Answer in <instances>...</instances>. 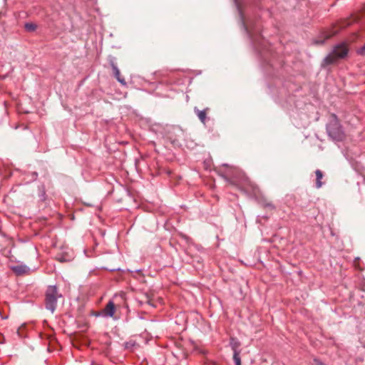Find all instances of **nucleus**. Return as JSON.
<instances>
[{
  "label": "nucleus",
  "mask_w": 365,
  "mask_h": 365,
  "mask_svg": "<svg viewBox=\"0 0 365 365\" xmlns=\"http://www.w3.org/2000/svg\"><path fill=\"white\" fill-rule=\"evenodd\" d=\"M315 173H316V178H317L316 187L317 188H319L322 186V184H323L322 182L321 181V180L323 178V173L320 170H317Z\"/></svg>",
  "instance_id": "nucleus-10"
},
{
  "label": "nucleus",
  "mask_w": 365,
  "mask_h": 365,
  "mask_svg": "<svg viewBox=\"0 0 365 365\" xmlns=\"http://www.w3.org/2000/svg\"><path fill=\"white\" fill-rule=\"evenodd\" d=\"M265 206H266V207H270V208H272V209H273V208H274L273 205H272V203H270V202L267 203V204L265 205Z\"/></svg>",
  "instance_id": "nucleus-15"
},
{
  "label": "nucleus",
  "mask_w": 365,
  "mask_h": 365,
  "mask_svg": "<svg viewBox=\"0 0 365 365\" xmlns=\"http://www.w3.org/2000/svg\"><path fill=\"white\" fill-rule=\"evenodd\" d=\"M328 135L334 140L341 141L344 138V133L336 118V115H332V119L327 126Z\"/></svg>",
  "instance_id": "nucleus-3"
},
{
  "label": "nucleus",
  "mask_w": 365,
  "mask_h": 365,
  "mask_svg": "<svg viewBox=\"0 0 365 365\" xmlns=\"http://www.w3.org/2000/svg\"><path fill=\"white\" fill-rule=\"evenodd\" d=\"M24 27L28 31H34L36 29L37 26L33 23H26L25 24Z\"/></svg>",
  "instance_id": "nucleus-12"
},
{
  "label": "nucleus",
  "mask_w": 365,
  "mask_h": 365,
  "mask_svg": "<svg viewBox=\"0 0 365 365\" xmlns=\"http://www.w3.org/2000/svg\"><path fill=\"white\" fill-rule=\"evenodd\" d=\"M357 53L361 56L365 55V44L357 50Z\"/></svg>",
  "instance_id": "nucleus-14"
},
{
  "label": "nucleus",
  "mask_w": 365,
  "mask_h": 365,
  "mask_svg": "<svg viewBox=\"0 0 365 365\" xmlns=\"http://www.w3.org/2000/svg\"><path fill=\"white\" fill-rule=\"evenodd\" d=\"M61 297H62V294L58 293L57 287L49 286L46 292V308L53 313L56 309L57 299Z\"/></svg>",
  "instance_id": "nucleus-4"
},
{
  "label": "nucleus",
  "mask_w": 365,
  "mask_h": 365,
  "mask_svg": "<svg viewBox=\"0 0 365 365\" xmlns=\"http://www.w3.org/2000/svg\"><path fill=\"white\" fill-rule=\"evenodd\" d=\"M240 352L233 353V360L235 365H241V359L240 356Z\"/></svg>",
  "instance_id": "nucleus-13"
},
{
  "label": "nucleus",
  "mask_w": 365,
  "mask_h": 365,
  "mask_svg": "<svg viewBox=\"0 0 365 365\" xmlns=\"http://www.w3.org/2000/svg\"><path fill=\"white\" fill-rule=\"evenodd\" d=\"M243 26L250 38L252 40L253 43H255L256 40L254 37L255 29L252 28L250 25H247L245 22H243Z\"/></svg>",
  "instance_id": "nucleus-9"
},
{
  "label": "nucleus",
  "mask_w": 365,
  "mask_h": 365,
  "mask_svg": "<svg viewBox=\"0 0 365 365\" xmlns=\"http://www.w3.org/2000/svg\"><path fill=\"white\" fill-rule=\"evenodd\" d=\"M230 344L233 351V353L240 352V351L239 350L240 343L236 339L231 338Z\"/></svg>",
  "instance_id": "nucleus-8"
},
{
  "label": "nucleus",
  "mask_w": 365,
  "mask_h": 365,
  "mask_svg": "<svg viewBox=\"0 0 365 365\" xmlns=\"http://www.w3.org/2000/svg\"><path fill=\"white\" fill-rule=\"evenodd\" d=\"M147 297V303H148L149 304H151L150 301L148 299V297Z\"/></svg>",
  "instance_id": "nucleus-18"
},
{
  "label": "nucleus",
  "mask_w": 365,
  "mask_h": 365,
  "mask_svg": "<svg viewBox=\"0 0 365 365\" xmlns=\"http://www.w3.org/2000/svg\"><path fill=\"white\" fill-rule=\"evenodd\" d=\"M59 261H60V262H64V261H66V259H65L64 258H63V257H61V258L59 259Z\"/></svg>",
  "instance_id": "nucleus-17"
},
{
  "label": "nucleus",
  "mask_w": 365,
  "mask_h": 365,
  "mask_svg": "<svg viewBox=\"0 0 365 365\" xmlns=\"http://www.w3.org/2000/svg\"><path fill=\"white\" fill-rule=\"evenodd\" d=\"M348 51L346 43L335 46L333 51L324 58L322 66L336 63L339 60L344 58L347 56Z\"/></svg>",
  "instance_id": "nucleus-1"
},
{
  "label": "nucleus",
  "mask_w": 365,
  "mask_h": 365,
  "mask_svg": "<svg viewBox=\"0 0 365 365\" xmlns=\"http://www.w3.org/2000/svg\"><path fill=\"white\" fill-rule=\"evenodd\" d=\"M356 20V19L344 20L338 25H335L332 28L322 31L320 36H319L317 38L314 40V43L323 44L327 39L336 35L341 29L345 28L346 26L351 25Z\"/></svg>",
  "instance_id": "nucleus-2"
},
{
  "label": "nucleus",
  "mask_w": 365,
  "mask_h": 365,
  "mask_svg": "<svg viewBox=\"0 0 365 365\" xmlns=\"http://www.w3.org/2000/svg\"><path fill=\"white\" fill-rule=\"evenodd\" d=\"M11 269L17 275L28 274L30 271V268L27 267L26 264H23L14 265L11 267Z\"/></svg>",
  "instance_id": "nucleus-5"
},
{
  "label": "nucleus",
  "mask_w": 365,
  "mask_h": 365,
  "mask_svg": "<svg viewBox=\"0 0 365 365\" xmlns=\"http://www.w3.org/2000/svg\"><path fill=\"white\" fill-rule=\"evenodd\" d=\"M110 66L113 71V75L116 78L118 81L120 82L122 85H125L126 82L125 79L120 76V71L117 67L116 64L113 61H111Z\"/></svg>",
  "instance_id": "nucleus-6"
},
{
  "label": "nucleus",
  "mask_w": 365,
  "mask_h": 365,
  "mask_svg": "<svg viewBox=\"0 0 365 365\" xmlns=\"http://www.w3.org/2000/svg\"><path fill=\"white\" fill-rule=\"evenodd\" d=\"M115 304L112 301H110L104 309V315L107 317H113L115 313Z\"/></svg>",
  "instance_id": "nucleus-7"
},
{
  "label": "nucleus",
  "mask_w": 365,
  "mask_h": 365,
  "mask_svg": "<svg viewBox=\"0 0 365 365\" xmlns=\"http://www.w3.org/2000/svg\"><path fill=\"white\" fill-rule=\"evenodd\" d=\"M195 112L197 114V117L200 120V121L203 123H205L206 120V110H200L197 108H195Z\"/></svg>",
  "instance_id": "nucleus-11"
},
{
  "label": "nucleus",
  "mask_w": 365,
  "mask_h": 365,
  "mask_svg": "<svg viewBox=\"0 0 365 365\" xmlns=\"http://www.w3.org/2000/svg\"><path fill=\"white\" fill-rule=\"evenodd\" d=\"M317 365H326V364H324V363L320 362V361H317Z\"/></svg>",
  "instance_id": "nucleus-16"
}]
</instances>
